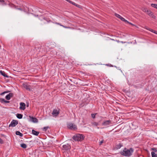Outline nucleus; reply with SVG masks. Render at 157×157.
I'll return each instance as SVG.
<instances>
[{
  "instance_id": "obj_1",
  "label": "nucleus",
  "mask_w": 157,
  "mask_h": 157,
  "mask_svg": "<svg viewBox=\"0 0 157 157\" xmlns=\"http://www.w3.org/2000/svg\"><path fill=\"white\" fill-rule=\"evenodd\" d=\"M134 150L133 148L132 147L130 148L129 149L125 147L123 151L120 152V153L122 155L126 157H130L132 155Z\"/></svg>"
},
{
  "instance_id": "obj_2",
  "label": "nucleus",
  "mask_w": 157,
  "mask_h": 157,
  "mask_svg": "<svg viewBox=\"0 0 157 157\" xmlns=\"http://www.w3.org/2000/svg\"><path fill=\"white\" fill-rule=\"evenodd\" d=\"M85 137L83 134H77L73 136L72 139L75 141H81L84 140Z\"/></svg>"
},
{
  "instance_id": "obj_3",
  "label": "nucleus",
  "mask_w": 157,
  "mask_h": 157,
  "mask_svg": "<svg viewBox=\"0 0 157 157\" xmlns=\"http://www.w3.org/2000/svg\"><path fill=\"white\" fill-rule=\"evenodd\" d=\"M67 128L71 130H75L77 129V126L72 123H70L67 124Z\"/></svg>"
},
{
  "instance_id": "obj_4",
  "label": "nucleus",
  "mask_w": 157,
  "mask_h": 157,
  "mask_svg": "<svg viewBox=\"0 0 157 157\" xmlns=\"http://www.w3.org/2000/svg\"><path fill=\"white\" fill-rule=\"evenodd\" d=\"M18 124V121L17 120H13L11 122L10 124L9 125V127L11 126L14 127L15 126Z\"/></svg>"
},
{
  "instance_id": "obj_5",
  "label": "nucleus",
  "mask_w": 157,
  "mask_h": 157,
  "mask_svg": "<svg viewBox=\"0 0 157 157\" xmlns=\"http://www.w3.org/2000/svg\"><path fill=\"white\" fill-rule=\"evenodd\" d=\"M62 149L66 151L70 150L71 148V146L68 144H67L63 145Z\"/></svg>"
},
{
  "instance_id": "obj_6",
  "label": "nucleus",
  "mask_w": 157,
  "mask_h": 157,
  "mask_svg": "<svg viewBox=\"0 0 157 157\" xmlns=\"http://www.w3.org/2000/svg\"><path fill=\"white\" fill-rule=\"evenodd\" d=\"M111 124V121L110 120L104 121L102 123L103 126H106L110 124Z\"/></svg>"
},
{
  "instance_id": "obj_7",
  "label": "nucleus",
  "mask_w": 157,
  "mask_h": 157,
  "mask_svg": "<svg viewBox=\"0 0 157 157\" xmlns=\"http://www.w3.org/2000/svg\"><path fill=\"white\" fill-rule=\"evenodd\" d=\"M59 113V112L56 109H54L52 113V115L54 116H57Z\"/></svg>"
},
{
  "instance_id": "obj_8",
  "label": "nucleus",
  "mask_w": 157,
  "mask_h": 157,
  "mask_svg": "<svg viewBox=\"0 0 157 157\" xmlns=\"http://www.w3.org/2000/svg\"><path fill=\"white\" fill-rule=\"evenodd\" d=\"M13 94L12 93H10L6 96L5 98L6 100H9L11 98L13 97Z\"/></svg>"
},
{
  "instance_id": "obj_9",
  "label": "nucleus",
  "mask_w": 157,
  "mask_h": 157,
  "mask_svg": "<svg viewBox=\"0 0 157 157\" xmlns=\"http://www.w3.org/2000/svg\"><path fill=\"white\" fill-rule=\"evenodd\" d=\"M147 13L152 18L154 19L155 18L156 16L154 15L153 13L151 10H149Z\"/></svg>"
},
{
  "instance_id": "obj_10",
  "label": "nucleus",
  "mask_w": 157,
  "mask_h": 157,
  "mask_svg": "<svg viewBox=\"0 0 157 157\" xmlns=\"http://www.w3.org/2000/svg\"><path fill=\"white\" fill-rule=\"evenodd\" d=\"M115 16L119 18H120L122 21L125 22L127 21V20H125L124 18L121 17L120 15L117 13H115Z\"/></svg>"
},
{
  "instance_id": "obj_11",
  "label": "nucleus",
  "mask_w": 157,
  "mask_h": 157,
  "mask_svg": "<svg viewBox=\"0 0 157 157\" xmlns=\"http://www.w3.org/2000/svg\"><path fill=\"white\" fill-rule=\"evenodd\" d=\"M19 109L22 110H25V104L23 102L20 103Z\"/></svg>"
},
{
  "instance_id": "obj_12",
  "label": "nucleus",
  "mask_w": 157,
  "mask_h": 157,
  "mask_svg": "<svg viewBox=\"0 0 157 157\" xmlns=\"http://www.w3.org/2000/svg\"><path fill=\"white\" fill-rule=\"evenodd\" d=\"M16 45L18 46H21L22 43V40L21 39L18 38L16 40Z\"/></svg>"
},
{
  "instance_id": "obj_13",
  "label": "nucleus",
  "mask_w": 157,
  "mask_h": 157,
  "mask_svg": "<svg viewBox=\"0 0 157 157\" xmlns=\"http://www.w3.org/2000/svg\"><path fill=\"white\" fill-rule=\"evenodd\" d=\"M31 121L34 123H37L38 120L36 118L33 117L29 116Z\"/></svg>"
},
{
  "instance_id": "obj_14",
  "label": "nucleus",
  "mask_w": 157,
  "mask_h": 157,
  "mask_svg": "<svg viewBox=\"0 0 157 157\" xmlns=\"http://www.w3.org/2000/svg\"><path fill=\"white\" fill-rule=\"evenodd\" d=\"M0 102L2 103H10V101H9L6 100L4 98H0Z\"/></svg>"
},
{
  "instance_id": "obj_15",
  "label": "nucleus",
  "mask_w": 157,
  "mask_h": 157,
  "mask_svg": "<svg viewBox=\"0 0 157 157\" xmlns=\"http://www.w3.org/2000/svg\"><path fill=\"white\" fill-rule=\"evenodd\" d=\"M0 73L2 75V76L8 78H9V77H10L9 76L7 75L6 74L5 72L4 71H0Z\"/></svg>"
},
{
  "instance_id": "obj_16",
  "label": "nucleus",
  "mask_w": 157,
  "mask_h": 157,
  "mask_svg": "<svg viewBox=\"0 0 157 157\" xmlns=\"http://www.w3.org/2000/svg\"><path fill=\"white\" fill-rule=\"evenodd\" d=\"M16 40H12L10 42V45L11 46H16Z\"/></svg>"
},
{
  "instance_id": "obj_17",
  "label": "nucleus",
  "mask_w": 157,
  "mask_h": 157,
  "mask_svg": "<svg viewBox=\"0 0 157 157\" xmlns=\"http://www.w3.org/2000/svg\"><path fill=\"white\" fill-rule=\"evenodd\" d=\"M32 133L34 135L38 136L39 133V132L36 131L35 130L33 129L32 130Z\"/></svg>"
},
{
  "instance_id": "obj_18",
  "label": "nucleus",
  "mask_w": 157,
  "mask_h": 157,
  "mask_svg": "<svg viewBox=\"0 0 157 157\" xmlns=\"http://www.w3.org/2000/svg\"><path fill=\"white\" fill-rule=\"evenodd\" d=\"M8 5L11 8H14L15 9H17V7L11 2H9Z\"/></svg>"
},
{
  "instance_id": "obj_19",
  "label": "nucleus",
  "mask_w": 157,
  "mask_h": 157,
  "mask_svg": "<svg viewBox=\"0 0 157 157\" xmlns=\"http://www.w3.org/2000/svg\"><path fill=\"white\" fill-rule=\"evenodd\" d=\"M17 117L19 119H21L22 118L23 115L21 114L17 113L16 114Z\"/></svg>"
},
{
  "instance_id": "obj_20",
  "label": "nucleus",
  "mask_w": 157,
  "mask_h": 157,
  "mask_svg": "<svg viewBox=\"0 0 157 157\" xmlns=\"http://www.w3.org/2000/svg\"><path fill=\"white\" fill-rule=\"evenodd\" d=\"M69 2L70 3L72 4L73 5L77 7H78L79 6V5L77 4H76L75 3L71 1V0H69V1L68 2Z\"/></svg>"
},
{
  "instance_id": "obj_21",
  "label": "nucleus",
  "mask_w": 157,
  "mask_h": 157,
  "mask_svg": "<svg viewBox=\"0 0 157 157\" xmlns=\"http://www.w3.org/2000/svg\"><path fill=\"white\" fill-rule=\"evenodd\" d=\"M16 135H19L21 137H22L23 136V134L21 133L19 131H17L16 132Z\"/></svg>"
},
{
  "instance_id": "obj_22",
  "label": "nucleus",
  "mask_w": 157,
  "mask_h": 157,
  "mask_svg": "<svg viewBox=\"0 0 157 157\" xmlns=\"http://www.w3.org/2000/svg\"><path fill=\"white\" fill-rule=\"evenodd\" d=\"M122 146V145L120 143L119 144L116 145V148L117 149H119Z\"/></svg>"
},
{
  "instance_id": "obj_23",
  "label": "nucleus",
  "mask_w": 157,
  "mask_h": 157,
  "mask_svg": "<svg viewBox=\"0 0 157 157\" xmlns=\"http://www.w3.org/2000/svg\"><path fill=\"white\" fill-rule=\"evenodd\" d=\"M56 24H57V25H59L60 26H62L63 27H64V28H65L69 29V28H70V27H67V26H64L63 25H61L60 23H59L56 22Z\"/></svg>"
},
{
  "instance_id": "obj_24",
  "label": "nucleus",
  "mask_w": 157,
  "mask_h": 157,
  "mask_svg": "<svg viewBox=\"0 0 157 157\" xmlns=\"http://www.w3.org/2000/svg\"><path fill=\"white\" fill-rule=\"evenodd\" d=\"M151 154L152 157H157V154H155L153 151H152L151 152Z\"/></svg>"
},
{
  "instance_id": "obj_25",
  "label": "nucleus",
  "mask_w": 157,
  "mask_h": 157,
  "mask_svg": "<svg viewBox=\"0 0 157 157\" xmlns=\"http://www.w3.org/2000/svg\"><path fill=\"white\" fill-rule=\"evenodd\" d=\"M21 147L23 148H26L27 146L25 144H21Z\"/></svg>"
},
{
  "instance_id": "obj_26",
  "label": "nucleus",
  "mask_w": 157,
  "mask_h": 157,
  "mask_svg": "<svg viewBox=\"0 0 157 157\" xmlns=\"http://www.w3.org/2000/svg\"><path fill=\"white\" fill-rule=\"evenodd\" d=\"M92 125L94 126H98V123L96 122H93L91 123Z\"/></svg>"
},
{
  "instance_id": "obj_27",
  "label": "nucleus",
  "mask_w": 157,
  "mask_h": 157,
  "mask_svg": "<svg viewBox=\"0 0 157 157\" xmlns=\"http://www.w3.org/2000/svg\"><path fill=\"white\" fill-rule=\"evenodd\" d=\"M151 6L152 7L157 9V5L156 4L152 3L151 4Z\"/></svg>"
},
{
  "instance_id": "obj_28",
  "label": "nucleus",
  "mask_w": 157,
  "mask_h": 157,
  "mask_svg": "<svg viewBox=\"0 0 157 157\" xmlns=\"http://www.w3.org/2000/svg\"><path fill=\"white\" fill-rule=\"evenodd\" d=\"M0 2L2 3L3 5H7L6 3L5 2L4 0H0Z\"/></svg>"
},
{
  "instance_id": "obj_29",
  "label": "nucleus",
  "mask_w": 157,
  "mask_h": 157,
  "mask_svg": "<svg viewBox=\"0 0 157 157\" xmlns=\"http://www.w3.org/2000/svg\"><path fill=\"white\" fill-rule=\"evenodd\" d=\"M142 10L143 12H146V13H147V11L149 10L147 8H144Z\"/></svg>"
},
{
  "instance_id": "obj_30",
  "label": "nucleus",
  "mask_w": 157,
  "mask_h": 157,
  "mask_svg": "<svg viewBox=\"0 0 157 157\" xmlns=\"http://www.w3.org/2000/svg\"><path fill=\"white\" fill-rule=\"evenodd\" d=\"M23 86H24V87L25 89H27V90H30V88H29L28 86L27 85H23Z\"/></svg>"
},
{
  "instance_id": "obj_31",
  "label": "nucleus",
  "mask_w": 157,
  "mask_h": 157,
  "mask_svg": "<svg viewBox=\"0 0 157 157\" xmlns=\"http://www.w3.org/2000/svg\"><path fill=\"white\" fill-rule=\"evenodd\" d=\"M49 128V127L48 126L45 127H44L43 130H44L45 131H46Z\"/></svg>"
},
{
  "instance_id": "obj_32",
  "label": "nucleus",
  "mask_w": 157,
  "mask_h": 157,
  "mask_svg": "<svg viewBox=\"0 0 157 157\" xmlns=\"http://www.w3.org/2000/svg\"><path fill=\"white\" fill-rule=\"evenodd\" d=\"M96 114H97V113H95V114L92 113V114H91V115L92 118L93 119L95 118V115Z\"/></svg>"
},
{
  "instance_id": "obj_33",
  "label": "nucleus",
  "mask_w": 157,
  "mask_h": 157,
  "mask_svg": "<svg viewBox=\"0 0 157 157\" xmlns=\"http://www.w3.org/2000/svg\"><path fill=\"white\" fill-rule=\"evenodd\" d=\"M125 22L127 23H128V24H129L132 26H135V25H134L132 23H131L129 22L127 20V21H125Z\"/></svg>"
},
{
  "instance_id": "obj_34",
  "label": "nucleus",
  "mask_w": 157,
  "mask_h": 157,
  "mask_svg": "<svg viewBox=\"0 0 157 157\" xmlns=\"http://www.w3.org/2000/svg\"><path fill=\"white\" fill-rule=\"evenodd\" d=\"M152 150L154 151V152H156L157 151V149L155 148H153L151 149Z\"/></svg>"
},
{
  "instance_id": "obj_35",
  "label": "nucleus",
  "mask_w": 157,
  "mask_h": 157,
  "mask_svg": "<svg viewBox=\"0 0 157 157\" xmlns=\"http://www.w3.org/2000/svg\"><path fill=\"white\" fill-rule=\"evenodd\" d=\"M105 65L106 66H109V67H113V65L111 64H105Z\"/></svg>"
},
{
  "instance_id": "obj_36",
  "label": "nucleus",
  "mask_w": 157,
  "mask_h": 157,
  "mask_svg": "<svg viewBox=\"0 0 157 157\" xmlns=\"http://www.w3.org/2000/svg\"><path fill=\"white\" fill-rule=\"evenodd\" d=\"M3 143V140L0 138V144H2Z\"/></svg>"
},
{
  "instance_id": "obj_37",
  "label": "nucleus",
  "mask_w": 157,
  "mask_h": 157,
  "mask_svg": "<svg viewBox=\"0 0 157 157\" xmlns=\"http://www.w3.org/2000/svg\"><path fill=\"white\" fill-rule=\"evenodd\" d=\"M103 140H102L100 142V143H99V145H101L102 144V143H103Z\"/></svg>"
},
{
  "instance_id": "obj_38",
  "label": "nucleus",
  "mask_w": 157,
  "mask_h": 157,
  "mask_svg": "<svg viewBox=\"0 0 157 157\" xmlns=\"http://www.w3.org/2000/svg\"><path fill=\"white\" fill-rule=\"evenodd\" d=\"M145 29L148 30H149V29H150V28H149V27L147 26H146L145 28Z\"/></svg>"
},
{
  "instance_id": "obj_39",
  "label": "nucleus",
  "mask_w": 157,
  "mask_h": 157,
  "mask_svg": "<svg viewBox=\"0 0 157 157\" xmlns=\"http://www.w3.org/2000/svg\"><path fill=\"white\" fill-rule=\"evenodd\" d=\"M149 29L150 30H149V31H151V32H152V33H153V32H154V30H153L152 29H150H150Z\"/></svg>"
},
{
  "instance_id": "obj_40",
  "label": "nucleus",
  "mask_w": 157,
  "mask_h": 157,
  "mask_svg": "<svg viewBox=\"0 0 157 157\" xmlns=\"http://www.w3.org/2000/svg\"><path fill=\"white\" fill-rule=\"evenodd\" d=\"M153 33H154L155 34H157V31H155V30H154Z\"/></svg>"
},
{
  "instance_id": "obj_41",
  "label": "nucleus",
  "mask_w": 157,
  "mask_h": 157,
  "mask_svg": "<svg viewBox=\"0 0 157 157\" xmlns=\"http://www.w3.org/2000/svg\"><path fill=\"white\" fill-rule=\"evenodd\" d=\"M5 94V92H3L1 93V94H0V95H3L4 94Z\"/></svg>"
},
{
  "instance_id": "obj_42",
  "label": "nucleus",
  "mask_w": 157,
  "mask_h": 157,
  "mask_svg": "<svg viewBox=\"0 0 157 157\" xmlns=\"http://www.w3.org/2000/svg\"><path fill=\"white\" fill-rule=\"evenodd\" d=\"M4 92H5V93H8L10 92V91L8 90V91H4Z\"/></svg>"
},
{
  "instance_id": "obj_43",
  "label": "nucleus",
  "mask_w": 157,
  "mask_h": 157,
  "mask_svg": "<svg viewBox=\"0 0 157 157\" xmlns=\"http://www.w3.org/2000/svg\"><path fill=\"white\" fill-rule=\"evenodd\" d=\"M18 9V10H22V9H21V8H17V9Z\"/></svg>"
},
{
  "instance_id": "obj_44",
  "label": "nucleus",
  "mask_w": 157,
  "mask_h": 157,
  "mask_svg": "<svg viewBox=\"0 0 157 157\" xmlns=\"http://www.w3.org/2000/svg\"><path fill=\"white\" fill-rule=\"evenodd\" d=\"M66 1H67V2H68L69 1V0H65Z\"/></svg>"
},
{
  "instance_id": "obj_45",
  "label": "nucleus",
  "mask_w": 157,
  "mask_h": 157,
  "mask_svg": "<svg viewBox=\"0 0 157 157\" xmlns=\"http://www.w3.org/2000/svg\"><path fill=\"white\" fill-rule=\"evenodd\" d=\"M155 0L157 2V0Z\"/></svg>"
},
{
  "instance_id": "obj_46",
  "label": "nucleus",
  "mask_w": 157,
  "mask_h": 157,
  "mask_svg": "<svg viewBox=\"0 0 157 157\" xmlns=\"http://www.w3.org/2000/svg\"><path fill=\"white\" fill-rule=\"evenodd\" d=\"M111 40H114L113 39H111Z\"/></svg>"
},
{
  "instance_id": "obj_47",
  "label": "nucleus",
  "mask_w": 157,
  "mask_h": 157,
  "mask_svg": "<svg viewBox=\"0 0 157 157\" xmlns=\"http://www.w3.org/2000/svg\"><path fill=\"white\" fill-rule=\"evenodd\" d=\"M44 20H46V19H45V18H44Z\"/></svg>"
},
{
  "instance_id": "obj_48",
  "label": "nucleus",
  "mask_w": 157,
  "mask_h": 157,
  "mask_svg": "<svg viewBox=\"0 0 157 157\" xmlns=\"http://www.w3.org/2000/svg\"><path fill=\"white\" fill-rule=\"evenodd\" d=\"M44 20H46V19H45V18H44Z\"/></svg>"
},
{
  "instance_id": "obj_49",
  "label": "nucleus",
  "mask_w": 157,
  "mask_h": 157,
  "mask_svg": "<svg viewBox=\"0 0 157 157\" xmlns=\"http://www.w3.org/2000/svg\"><path fill=\"white\" fill-rule=\"evenodd\" d=\"M44 20H46V19H45V18H44Z\"/></svg>"
}]
</instances>
